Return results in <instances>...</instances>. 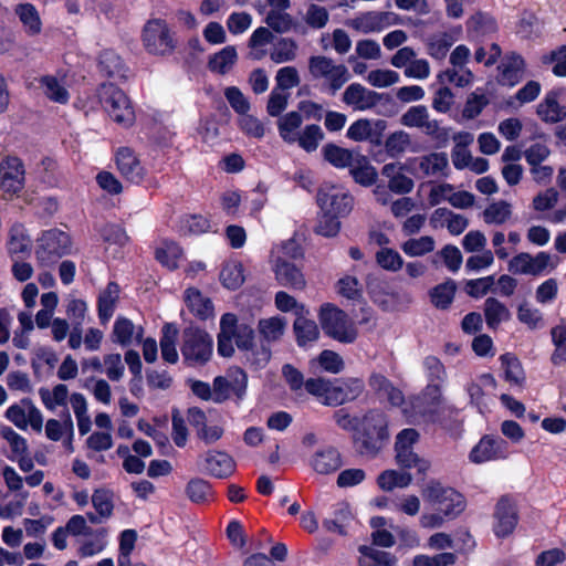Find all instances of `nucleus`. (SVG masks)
Listing matches in <instances>:
<instances>
[{
	"mask_svg": "<svg viewBox=\"0 0 566 566\" xmlns=\"http://www.w3.org/2000/svg\"><path fill=\"white\" fill-rule=\"evenodd\" d=\"M390 64L403 69V75L413 80H426L430 76L431 67L426 59H418L411 46L400 48L391 57Z\"/></svg>",
	"mask_w": 566,
	"mask_h": 566,
	"instance_id": "obj_11",
	"label": "nucleus"
},
{
	"mask_svg": "<svg viewBox=\"0 0 566 566\" xmlns=\"http://www.w3.org/2000/svg\"><path fill=\"white\" fill-rule=\"evenodd\" d=\"M14 14L19 18L27 34L34 36L42 30V21L36 8L32 3H19L14 7Z\"/></svg>",
	"mask_w": 566,
	"mask_h": 566,
	"instance_id": "obj_27",
	"label": "nucleus"
},
{
	"mask_svg": "<svg viewBox=\"0 0 566 566\" xmlns=\"http://www.w3.org/2000/svg\"><path fill=\"white\" fill-rule=\"evenodd\" d=\"M163 335L159 342L161 357L165 361L169 364H176L178 361L179 355L177 352V339L179 335V331L177 326L172 323H166L163 326Z\"/></svg>",
	"mask_w": 566,
	"mask_h": 566,
	"instance_id": "obj_29",
	"label": "nucleus"
},
{
	"mask_svg": "<svg viewBox=\"0 0 566 566\" xmlns=\"http://www.w3.org/2000/svg\"><path fill=\"white\" fill-rule=\"evenodd\" d=\"M551 260L552 256L546 252L536 255L521 252L509 261L507 269L513 274L537 276L551 265Z\"/></svg>",
	"mask_w": 566,
	"mask_h": 566,
	"instance_id": "obj_13",
	"label": "nucleus"
},
{
	"mask_svg": "<svg viewBox=\"0 0 566 566\" xmlns=\"http://www.w3.org/2000/svg\"><path fill=\"white\" fill-rule=\"evenodd\" d=\"M549 334L554 345L551 361L558 366L566 361V319H560L557 325L552 327Z\"/></svg>",
	"mask_w": 566,
	"mask_h": 566,
	"instance_id": "obj_40",
	"label": "nucleus"
},
{
	"mask_svg": "<svg viewBox=\"0 0 566 566\" xmlns=\"http://www.w3.org/2000/svg\"><path fill=\"white\" fill-rule=\"evenodd\" d=\"M287 322L284 317L273 316L260 319L258 323V331L260 336L266 343L280 340L286 329Z\"/></svg>",
	"mask_w": 566,
	"mask_h": 566,
	"instance_id": "obj_37",
	"label": "nucleus"
},
{
	"mask_svg": "<svg viewBox=\"0 0 566 566\" xmlns=\"http://www.w3.org/2000/svg\"><path fill=\"white\" fill-rule=\"evenodd\" d=\"M493 531L497 537H506L511 535L518 522L516 504L507 496H502L494 510Z\"/></svg>",
	"mask_w": 566,
	"mask_h": 566,
	"instance_id": "obj_14",
	"label": "nucleus"
},
{
	"mask_svg": "<svg viewBox=\"0 0 566 566\" xmlns=\"http://www.w3.org/2000/svg\"><path fill=\"white\" fill-rule=\"evenodd\" d=\"M424 501L432 505L444 503L448 501L459 500V493L451 488H444L439 481H429L421 491Z\"/></svg>",
	"mask_w": 566,
	"mask_h": 566,
	"instance_id": "obj_34",
	"label": "nucleus"
},
{
	"mask_svg": "<svg viewBox=\"0 0 566 566\" xmlns=\"http://www.w3.org/2000/svg\"><path fill=\"white\" fill-rule=\"evenodd\" d=\"M350 175L357 184L365 187L374 185L377 180L376 169L370 165L367 157L363 155H359L350 167Z\"/></svg>",
	"mask_w": 566,
	"mask_h": 566,
	"instance_id": "obj_43",
	"label": "nucleus"
},
{
	"mask_svg": "<svg viewBox=\"0 0 566 566\" xmlns=\"http://www.w3.org/2000/svg\"><path fill=\"white\" fill-rule=\"evenodd\" d=\"M144 334L142 326L136 327L132 321L126 317H118L113 328V342L122 346H128L134 339L140 340Z\"/></svg>",
	"mask_w": 566,
	"mask_h": 566,
	"instance_id": "obj_28",
	"label": "nucleus"
},
{
	"mask_svg": "<svg viewBox=\"0 0 566 566\" xmlns=\"http://www.w3.org/2000/svg\"><path fill=\"white\" fill-rule=\"evenodd\" d=\"M220 280L229 290L239 289L245 280L242 264L239 262L227 263L221 270Z\"/></svg>",
	"mask_w": 566,
	"mask_h": 566,
	"instance_id": "obj_48",
	"label": "nucleus"
},
{
	"mask_svg": "<svg viewBox=\"0 0 566 566\" xmlns=\"http://www.w3.org/2000/svg\"><path fill=\"white\" fill-rule=\"evenodd\" d=\"M0 436L3 440H6L11 449V452L15 455L28 454V443L27 440L15 432L9 426H2L0 428Z\"/></svg>",
	"mask_w": 566,
	"mask_h": 566,
	"instance_id": "obj_62",
	"label": "nucleus"
},
{
	"mask_svg": "<svg viewBox=\"0 0 566 566\" xmlns=\"http://www.w3.org/2000/svg\"><path fill=\"white\" fill-rule=\"evenodd\" d=\"M116 164L120 174L132 180L139 181L144 176V169L135 153L128 147H122L116 154Z\"/></svg>",
	"mask_w": 566,
	"mask_h": 566,
	"instance_id": "obj_23",
	"label": "nucleus"
},
{
	"mask_svg": "<svg viewBox=\"0 0 566 566\" xmlns=\"http://www.w3.org/2000/svg\"><path fill=\"white\" fill-rule=\"evenodd\" d=\"M410 408H403V413L419 416L434 421L444 410V399L438 385L427 386L418 396L409 400Z\"/></svg>",
	"mask_w": 566,
	"mask_h": 566,
	"instance_id": "obj_8",
	"label": "nucleus"
},
{
	"mask_svg": "<svg viewBox=\"0 0 566 566\" xmlns=\"http://www.w3.org/2000/svg\"><path fill=\"white\" fill-rule=\"evenodd\" d=\"M31 240L22 224H14L10 230L8 250L11 255L29 253Z\"/></svg>",
	"mask_w": 566,
	"mask_h": 566,
	"instance_id": "obj_46",
	"label": "nucleus"
},
{
	"mask_svg": "<svg viewBox=\"0 0 566 566\" xmlns=\"http://www.w3.org/2000/svg\"><path fill=\"white\" fill-rule=\"evenodd\" d=\"M143 40L148 52L156 55L169 54L175 48L169 29L161 20H151L146 23Z\"/></svg>",
	"mask_w": 566,
	"mask_h": 566,
	"instance_id": "obj_12",
	"label": "nucleus"
},
{
	"mask_svg": "<svg viewBox=\"0 0 566 566\" xmlns=\"http://www.w3.org/2000/svg\"><path fill=\"white\" fill-rule=\"evenodd\" d=\"M181 249L174 242H166L156 250V259L168 269H176L181 256Z\"/></svg>",
	"mask_w": 566,
	"mask_h": 566,
	"instance_id": "obj_58",
	"label": "nucleus"
},
{
	"mask_svg": "<svg viewBox=\"0 0 566 566\" xmlns=\"http://www.w3.org/2000/svg\"><path fill=\"white\" fill-rule=\"evenodd\" d=\"M43 90V94L51 101L65 104L69 101V92L65 87L63 78L55 75H44L39 80Z\"/></svg>",
	"mask_w": 566,
	"mask_h": 566,
	"instance_id": "obj_38",
	"label": "nucleus"
},
{
	"mask_svg": "<svg viewBox=\"0 0 566 566\" xmlns=\"http://www.w3.org/2000/svg\"><path fill=\"white\" fill-rule=\"evenodd\" d=\"M377 263L385 270L396 272L403 265L402 258L392 249L382 248L376 253Z\"/></svg>",
	"mask_w": 566,
	"mask_h": 566,
	"instance_id": "obj_64",
	"label": "nucleus"
},
{
	"mask_svg": "<svg viewBox=\"0 0 566 566\" xmlns=\"http://www.w3.org/2000/svg\"><path fill=\"white\" fill-rule=\"evenodd\" d=\"M389 422L380 410H369L360 418V424L353 434L356 451L365 458H376L389 441Z\"/></svg>",
	"mask_w": 566,
	"mask_h": 566,
	"instance_id": "obj_1",
	"label": "nucleus"
},
{
	"mask_svg": "<svg viewBox=\"0 0 566 566\" xmlns=\"http://www.w3.org/2000/svg\"><path fill=\"white\" fill-rule=\"evenodd\" d=\"M265 23L274 31L285 33L291 30L293 19L285 10H270L266 14Z\"/></svg>",
	"mask_w": 566,
	"mask_h": 566,
	"instance_id": "obj_63",
	"label": "nucleus"
},
{
	"mask_svg": "<svg viewBox=\"0 0 566 566\" xmlns=\"http://www.w3.org/2000/svg\"><path fill=\"white\" fill-rule=\"evenodd\" d=\"M390 17V12L369 11L354 19L348 20L346 24L357 32L367 34L373 32H379L384 28L389 25Z\"/></svg>",
	"mask_w": 566,
	"mask_h": 566,
	"instance_id": "obj_20",
	"label": "nucleus"
},
{
	"mask_svg": "<svg viewBox=\"0 0 566 566\" xmlns=\"http://www.w3.org/2000/svg\"><path fill=\"white\" fill-rule=\"evenodd\" d=\"M381 101L380 94L359 83H353L343 93V102L356 111H367Z\"/></svg>",
	"mask_w": 566,
	"mask_h": 566,
	"instance_id": "obj_16",
	"label": "nucleus"
},
{
	"mask_svg": "<svg viewBox=\"0 0 566 566\" xmlns=\"http://www.w3.org/2000/svg\"><path fill=\"white\" fill-rule=\"evenodd\" d=\"M237 59L238 54L235 48L229 45L213 54L208 62V66L212 72L223 75L232 69Z\"/></svg>",
	"mask_w": 566,
	"mask_h": 566,
	"instance_id": "obj_42",
	"label": "nucleus"
},
{
	"mask_svg": "<svg viewBox=\"0 0 566 566\" xmlns=\"http://www.w3.org/2000/svg\"><path fill=\"white\" fill-rule=\"evenodd\" d=\"M499 69L501 70L500 82L503 85L514 86L524 76L525 62L521 55L510 53Z\"/></svg>",
	"mask_w": 566,
	"mask_h": 566,
	"instance_id": "obj_25",
	"label": "nucleus"
},
{
	"mask_svg": "<svg viewBox=\"0 0 566 566\" xmlns=\"http://www.w3.org/2000/svg\"><path fill=\"white\" fill-rule=\"evenodd\" d=\"M302 124V116L297 112H291L279 120L280 136L286 143H294L297 138V128Z\"/></svg>",
	"mask_w": 566,
	"mask_h": 566,
	"instance_id": "obj_51",
	"label": "nucleus"
},
{
	"mask_svg": "<svg viewBox=\"0 0 566 566\" xmlns=\"http://www.w3.org/2000/svg\"><path fill=\"white\" fill-rule=\"evenodd\" d=\"M483 313L486 325L495 329L501 323L506 322L511 317V312L505 304L495 297H488L484 302Z\"/></svg>",
	"mask_w": 566,
	"mask_h": 566,
	"instance_id": "obj_35",
	"label": "nucleus"
},
{
	"mask_svg": "<svg viewBox=\"0 0 566 566\" xmlns=\"http://www.w3.org/2000/svg\"><path fill=\"white\" fill-rule=\"evenodd\" d=\"M40 396L43 403L50 410H54L57 406H64L69 396V389L65 385H56L52 391L48 389H41Z\"/></svg>",
	"mask_w": 566,
	"mask_h": 566,
	"instance_id": "obj_60",
	"label": "nucleus"
},
{
	"mask_svg": "<svg viewBox=\"0 0 566 566\" xmlns=\"http://www.w3.org/2000/svg\"><path fill=\"white\" fill-rule=\"evenodd\" d=\"M401 250L409 256H421L434 250V240L430 235L409 239L402 243Z\"/></svg>",
	"mask_w": 566,
	"mask_h": 566,
	"instance_id": "obj_54",
	"label": "nucleus"
},
{
	"mask_svg": "<svg viewBox=\"0 0 566 566\" xmlns=\"http://www.w3.org/2000/svg\"><path fill=\"white\" fill-rule=\"evenodd\" d=\"M303 20L312 29H323L329 21V13L326 8L311 3L306 8Z\"/></svg>",
	"mask_w": 566,
	"mask_h": 566,
	"instance_id": "obj_57",
	"label": "nucleus"
},
{
	"mask_svg": "<svg viewBox=\"0 0 566 566\" xmlns=\"http://www.w3.org/2000/svg\"><path fill=\"white\" fill-rule=\"evenodd\" d=\"M363 388V381L357 378L347 379L337 386L331 384L329 396L323 402L327 406H338L352 401L361 394Z\"/></svg>",
	"mask_w": 566,
	"mask_h": 566,
	"instance_id": "obj_21",
	"label": "nucleus"
},
{
	"mask_svg": "<svg viewBox=\"0 0 566 566\" xmlns=\"http://www.w3.org/2000/svg\"><path fill=\"white\" fill-rule=\"evenodd\" d=\"M273 271L276 281L292 290H304L306 286L305 276L300 268L282 258L274 261Z\"/></svg>",
	"mask_w": 566,
	"mask_h": 566,
	"instance_id": "obj_17",
	"label": "nucleus"
},
{
	"mask_svg": "<svg viewBox=\"0 0 566 566\" xmlns=\"http://www.w3.org/2000/svg\"><path fill=\"white\" fill-rule=\"evenodd\" d=\"M343 465L342 454L337 448L327 446L318 449L311 460V467L321 475L333 474Z\"/></svg>",
	"mask_w": 566,
	"mask_h": 566,
	"instance_id": "obj_19",
	"label": "nucleus"
},
{
	"mask_svg": "<svg viewBox=\"0 0 566 566\" xmlns=\"http://www.w3.org/2000/svg\"><path fill=\"white\" fill-rule=\"evenodd\" d=\"M502 368L504 369L505 379L515 386H522L524 382V371L518 359L505 354L500 357Z\"/></svg>",
	"mask_w": 566,
	"mask_h": 566,
	"instance_id": "obj_50",
	"label": "nucleus"
},
{
	"mask_svg": "<svg viewBox=\"0 0 566 566\" xmlns=\"http://www.w3.org/2000/svg\"><path fill=\"white\" fill-rule=\"evenodd\" d=\"M205 463L206 471L218 479L228 478L234 471L233 459L222 451H209L206 454Z\"/></svg>",
	"mask_w": 566,
	"mask_h": 566,
	"instance_id": "obj_24",
	"label": "nucleus"
},
{
	"mask_svg": "<svg viewBox=\"0 0 566 566\" xmlns=\"http://www.w3.org/2000/svg\"><path fill=\"white\" fill-rule=\"evenodd\" d=\"M119 300V286L111 282L98 296V317L102 324H106L114 314Z\"/></svg>",
	"mask_w": 566,
	"mask_h": 566,
	"instance_id": "obj_31",
	"label": "nucleus"
},
{
	"mask_svg": "<svg viewBox=\"0 0 566 566\" xmlns=\"http://www.w3.org/2000/svg\"><path fill=\"white\" fill-rule=\"evenodd\" d=\"M500 443L501 441H497L490 437L482 438L480 442L471 451L470 460L474 463H482L492 460L497 454Z\"/></svg>",
	"mask_w": 566,
	"mask_h": 566,
	"instance_id": "obj_47",
	"label": "nucleus"
},
{
	"mask_svg": "<svg viewBox=\"0 0 566 566\" xmlns=\"http://www.w3.org/2000/svg\"><path fill=\"white\" fill-rule=\"evenodd\" d=\"M308 73L315 81H322L325 87L335 94L350 78L348 67L326 55H313L308 59Z\"/></svg>",
	"mask_w": 566,
	"mask_h": 566,
	"instance_id": "obj_3",
	"label": "nucleus"
},
{
	"mask_svg": "<svg viewBox=\"0 0 566 566\" xmlns=\"http://www.w3.org/2000/svg\"><path fill=\"white\" fill-rule=\"evenodd\" d=\"M324 138V133L318 125H308L297 135L298 145L306 151L316 150Z\"/></svg>",
	"mask_w": 566,
	"mask_h": 566,
	"instance_id": "obj_55",
	"label": "nucleus"
},
{
	"mask_svg": "<svg viewBox=\"0 0 566 566\" xmlns=\"http://www.w3.org/2000/svg\"><path fill=\"white\" fill-rule=\"evenodd\" d=\"M181 354L193 365L207 363L212 354V339L205 331L189 326L182 332Z\"/></svg>",
	"mask_w": 566,
	"mask_h": 566,
	"instance_id": "obj_7",
	"label": "nucleus"
},
{
	"mask_svg": "<svg viewBox=\"0 0 566 566\" xmlns=\"http://www.w3.org/2000/svg\"><path fill=\"white\" fill-rule=\"evenodd\" d=\"M254 329L245 323H239L233 313H226L220 319L218 334V353L223 357L234 354V345L241 350H252L254 345Z\"/></svg>",
	"mask_w": 566,
	"mask_h": 566,
	"instance_id": "obj_2",
	"label": "nucleus"
},
{
	"mask_svg": "<svg viewBox=\"0 0 566 566\" xmlns=\"http://www.w3.org/2000/svg\"><path fill=\"white\" fill-rule=\"evenodd\" d=\"M455 291V282L448 280L431 289L429 293L430 301L437 308L447 310L453 302Z\"/></svg>",
	"mask_w": 566,
	"mask_h": 566,
	"instance_id": "obj_44",
	"label": "nucleus"
},
{
	"mask_svg": "<svg viewBox=\"0 0 566 566\" xmlns=\"http://www.w3.org/2000/svg\"><path fill=\"white\" fill-rule=\"evenodd\" d=\"M411 146V137L403 130L390 134L385 140V150L395 158L401 156Z\"/></svg>",
	"mask_w": 566,
	"mask_h": 566,
	"instance_id": "obj_49",
	"label": "nucleus"
},
{
	"mask_svg": "<svg viewBox=\"0 0 566 566\" xmlns=\"http://www.w3.org/2000/svg\"><path fill=\"white\" fill-rule=\"evenodd\" d=\"M513 214L512 205L505 200L490 203L482 212L485 223L501 226L506 223Z\"/></svg>",
	"mask_w": 566,
	"mask_h": 566,
	"instance_id": "obj_39",
	"label": "nucleus"
},
{
	"mask_svg": "<svg viewBox=\"0 0 566 566\" xmlns=\"http://www.w3.org/2000/svg\"><path fill=\"white\" fill-rule=\"evenodd\" d=\"M323 155L325 160L336 168H350L360 154L335 144H327L323 148Z\"/></svg>",
	"mask_w": 566,
	"mask_h": 566,
	"instance_id": "obj_33",
	"label": "nucleus"
},
{
	"mask_svg": "<svg viewBox=\"0 0 566 566\" xmlns=\"http://www.w3.org/2000/svg\"><path fill=\"white\" fill-rule=\"evenodd\" d=\"M340 217L326 213L325 211H321L319 219L315 227V232L322 237L334 238L336 237L342 228V223L339 221Z\"/></svg>",
	"mask_w": 566,
	"mask_h": 566,
	"instance_id": "obj_56",
	"label": "nucleus"
},
{
	"mask_svg": "<svg viewBox=\"0 0 566 566\" xmlns=\"http://www.w3.org/2000/svg\"><path fill=\"white\" fill-rule=\"evenodd\" d=\"M186 494L191 502L203 503L211 495V486L202 479H191L186 486Z\"/></svg>",
	"mask_w": 566,
	"mask_h": 566,
	"instance_id": "obj_61",
	"label": "nucleus"
},
{
	"mask_svg": "<svg viewBox=\"0 0 566 566\" xmlns=\"http://www.w3.org/2000/svg\"><path fill=\"white\" fill-rule=\"evenodd\" d=\"M25 170L15 156H7L0 161V191L4 199H12L24 188Z\"/></svg>",
	"mask_w": 566,
	"mask_h": 566,
	"instance_id": "obj_10",
	"label": "nucleus"
},
{
	"mask_svg": "<svg viewBox=\"0 0 566 566\" xmlns=\"http://www.w3.org/2000/svg\"><path fill=\"white\" fill-rule=\"evenodd\" d=\"M185 300L190 312L200 319H207L213 316L214 308L211 300L203 296L199 290L189 287L186 291Z\"/></svg>",
	"mask_w": 566,
	"mask_h": 566,
	"instance_id": "obj_30",
	"label": "nucleus"
},
{
	"mask_svg": "<svg viewBox=\"0 0 566 566\" xmlns=\"http://www.w3.org/2000/svg\"><path fill=\"white\" fill-rule=\"evenodd\" d=\"M396 462L403 469H417L418 473H427L430 462L421 458L413 449L395 450Z\"/></svg>",
	"mask_w": 566,
	"mask_h": 566,
	"instance_id": "obj_45",
	"label": "nucleus"
},
{
	"mask_svg": "<svg viewBox=\"0 0 566 566\" xmlns=\"http://www.w3.org/2000/svg\"><path fill=\"white\" fill-rule=\"evenodd\" d=\"M536 114L547 124H556L566 119V109L559 105L554 92L548 93L537 105Z\"/></svg>",
	"mask_w": 566,
	"mask_h": 566,
	"instance_id": "obj_26",
	"label": "nucleus"
},
{
	"mask_svg": "<svg viewBox=\"0 0 566 566\" xmlns=\"http://www.w3.org/2000/svg\"><path fill=\"white\" fill-rule=\"evenodd\" d=\"M99 101L116 124L130 127L135 122V112L128 96L115 85L103 84L99 90Z\"/></svg>",
	"mask_w": 566,
	"mask_h": 566,
	"instance_id": "obj_5",
	"label": "nucleus"
},
{
	"mask_svg": "<svg viewBox=\"0 0 566 566\" xmlns=\"http://www.w3.org/2000/svg\"><path fill=\"white\" fill-rule=\"evenodd\" d=\"M412 482V475L398 470H386L377 479L378 486L386 492L396 488H407Z\"/></svg>",
	"mask_w": 566,
	"mask_h": 566,
	"instance_id": "obj_41",
	"label": "nucleus"
},
{
	"mask_svg": "<svg viewBox=\"0 0 566 566\" xmlns=\"http://www.w3.org/2000/svg\"><path fill=\"white\" fill-rule=\"evenodd\" d=\"M517 319L530 329H538L544 326V317L539 310L523 303L517 308Z\"/></svg>",
	"mask_w": 566,
	"mask_h": 566,
	"instance_id": "obj_59",
	"label": "nucleus"
},
{
	"mask_svg": "<svg viewBox=\"0 0 566 566\" xmlns=\"http://www.w3.org/2000/svg\"><path fill=\"white\" fill-rule=\"evenodd\" d=\"M321 211L332 213L340 218L347 217L354 207V197L340 186L325 184L316 196Z\"/></svg>",
	"mask_w": 566,
	"mask_h": 566,
	"instance_id": "obj_9",
	"label": "nucleus"
},
{
	"mask_svg": "<svg viewBox=\"0 0 566 566\" xmlns=\"http://www.w3.org/2000/svg\"><path fill=\"white\" fill-rule=\"evenodd\" d=\"M406 165L392 161L382 166L381 176L387 180L388 189L397 195H407L415 188L412 178L406 175Z\"/></svg>",
	"mask_w": 566,
	"mask_h": 566,
	"instance_id": "obj_15",
	"label": "nucleus"
},
{
	"mask_svg": "<svg viewBox=\"0 0 566 566\" xmlns=\"http://www.w3.org/2000/svg\"><path fill=\"white\" fill-rule=\"evenodd\" d=\"M358 552L360 553L359 566H396L397 564V558L392 554L367 545L359 546Z\"/></svg>",
	"mask_w": 566,
	"mask_h": 566,
	"instance_id": "obj_36",
	"label": "nucleus"
},
{
	"mask_svg": "<svg viewBox=\"0 0 566 566\" xmlns=\"http://www.w3.org/2000/svg\"><path fill=\"white\" fill-rule=\"evenodd\" d=\"M297 44L292 39H282L279 41L270 53V59L276 63H285L296 57Z\"/></svg>",
	"mask_w": 566,
	"mask_h": 566,
	"instance_id": "obj_52",
	"label": "nucleus"
},
{
	"mask_svg": "<svg viewBox=\"0 0 566 566\" xmlns=\"http://www.w3.org/2000/svg\"><path fill=\"white\" fill-rule=\"evenodd\" d=\"M417 165L422 177L447 176L449 159L446 153L432 151L409 160Z\"/></svg>",
	"mask_w": 566,
	"mask_h": 566,
	"instance_id": "obj_18",
	"label": "nucleus"
},
{
	"mask_svg": "<svg viewBox=\"0 0 566 566\" xmlns=\"http://www.w3.org/2000/svg\"><path fill=\"white\" fill-rule=\"evenodd\" d=\"M293 332L300 347H306L307 345L316 342L321 334L317 324L304 316H297L295 318Z\"/></svg>",
	"mask_w": 566,
	"mask_h": 566,
	"instance_id": "obj_32",
	"label": "nucleus"
},
{
	"mask_svg": "<svg viewBox=\"0 0 566 566\" xmlns=\"http://www.w3.org/2000/svg\"><path fill=\"white\" fill-rule=\"evenodd\" d=\"M400 81V75L389 69H376L368 73L367 82L369 85L376 88H385L392 86Z\"/></svg>",
	"mask_w": 566,
	"mask_h": 566,
	"instance_id": "obj_53",
	"label": "nucleus"
},
{
	"mask_svg": "<svg viewBox=\"0 0 566 566\" xmlns=\"http://www.w3.org/2000/svg\"><path fill=\"white\" fill-rule=\"evenodd\" d=\"M370 388L382 399H386L395 407L409 408V402H406L405 397L398 388L381 374H373L369 378Z\"/></svg>",
	"mask_w": 566,
	"mask_h": 566,
	"instance_id": "obj_22",
	"label": "nucleus"
},
{
	"mask_svg": "<svg viewBox=\"0 0 566 566\" xmlns=\"http://www.w3.org/2000/svg\"><path fill=\"white\" fill-rule=\"evenodd\" d=\"M324 333L333 339L350 344L357 338V329L348 315L332 304H324L318 315Z\"/></svg>",
	"mask_w": 566,
	"mask_h": 566,
	"instance_id": "obj_4",
	"label": "nucleus"
},
{
	"mask_svg": "<svg viewBox=\"0 0 566 566\" xmlns=\"http://www.w3.org/2000/svg\"><path fill=\"white\" fill-rule=\"evenodd\" d=\"M71 247L72 242L67 233L59 229L48 230L38 240L36 260L40 265L50 266L70 253Z\"/></svg>",
	"mask_w": 566,
	"mask_h": 566,
	"instance_id": "obj_6",
	"label": "nucleus"
}]
</instances>
